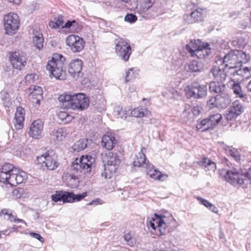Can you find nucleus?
<instances>
[{
	"instance_id": "1",
	"label": "nucleus",
	"mask_w": 251,
	"mask_h": 251,
	"mask_svg": "<svg viewBox=\"0 0 251 251\" xmlns=\"http://www.w3.org/2000/svg\"><path fill=\"white\" fill-rule=\"evenodd\" d=\"M60 106L63 109L83 110L89 105V99L83 93L73 95L64 94L58 97Z\"/></svg>"
},
{
	"instance_id": "2",
	"label": "nucleus",
	"mask_w": 251,
	"mask_h": 251,
	"mask_svg": "<svg viewBox=\"0 0 251 251\" xmlns=\"http://www.w3.org/2000/svg\"><path fill=\"white\" fill-rule=\"evenodd\" d=\"M65 61V58L62 54L55 53L53 54L52 59L48 61L46 66L47 70L57 79H66Z\"/></svg>"
},
{
	"instance_id": "3",
	"label": "nucleus",
	"mask_w": 251,
	"mask_h": 251,
	"mask_svg": "<svg viewBox=\"0 0 251 251\" xmlns=\"http://www.w3.org/2000/svg\"><path fill=\"white\" fill-rule=\"evenodd\" d=\"M95 158L92 156L82 155L76 158L71 165L72 170L78 173H89L95 167Z\"/></svg>"
},
{
	"instance_id": "4",
	"label": "nucleus",
	"mask_w": 251,
	"mask_h": 251,
	"mask_svg": "<svg viewBox=\"0 0 251 251\" xmlns=\"http://www.w3.org/2000/svg\"><path fill=\"white\" fill-rule=\"evenodd\" d=\"M115 41L116 54L125 61H128L131 53V48L128 41L120 37Z\"/></svg>"
},
{
	"instance_id": "5",
	"label": "nucleus",
	"mask_w": 251,
	"mask_h": 251,
	"mask_svg": "<svg viewBox=\"0 0 251 251\" xmlns=\"http://www.w3.org/2000/svg\"><path fill=\"white\" fill-rule=\"evenodd\" d=\"M115 41L116 54L125 61H128L131 53V48L128 41L120 37Z\"/></svg>"
},
{
	"instance_id": "6",
	"label": "nucleus",
	"mask_w": 251,
	"mask_h": 251,
	"mask_svg": "<svg viewBox=\"0 0 251 251\" xmlns=\"http://www.w3.org/2000/svg\"><path fill=\"white\" fill-rule=\"evenodd\" d=\"M56 159L57 156L52 151L37 157V161L42 167L49 170H53L57 167L58 163Z\"/></svg>"
},
{
	"instance_id": "7",
	"label": "nucleus",
	"mask_w": 251,
	"mask_h": 251,
	"mask_svg": "<svg viewBox=\"0 0 251 251\" xmlns=\"http://www.w3.org/2000/svg\"><path fill=\"white\" fill-rule=\"evenodd\" d=\"M186 95L188 98L201 99L207 95V89L206 85L195 82L185 88Z\"/></svg>"
},
{
	"instance_id": "8",
	"label": "nucleus",
	"mask_w": 251,
	"mask_h": 251,
	"mask_svg": "<svg viewBox=\"0 0 251 251\" xmlns=\"http://www.w3.org/2000/svg\"><path fill=\"white\" fill-rule=\"evenodd\" d=\"M9 60L12 67L18 70H23L26 64V54L20 50L9 53Z\"/></svg>"
},
{
	"instance_id": "9",
	"label": "nucleus",
	"mask_w": 251,
	"mask_h": 251,
	"mask_svg": "<svg viewBox=\"0 0 251 251\" xmlns=\"http://www.w3.org/2000/svg\"><path fill=\"white\" fill-rule=\"evenodd\" d=\"M249 59L247 54L240 50H236V68L239 66L240 68L236 70V75L242 76L244 78L248 79L251 75L250 72L248 67H245L242 69L241 67L242 64L246 63Z\"/></svg>"
},
{
	"instance_id": "10",
	"label": "nucleus",
	"mask_w": 251,
	"mask_h": 251,
	"mask_svg": "<svg viewBox=\"0 0 251 251\" xmlns=\"http://www.w3.org/2000/svg\"><path fill=\"white\" fill-rule=\"evenodd\" d=\"M3 22L4 29L6 34H13L19 28V21L17 14L9 13L5 15L3 18Z\"/></svg>"
},
{
	"instance_id": "11",
	"label": "nucleus",
	"mask_w": 251,
	"mask_h": 251,
	"mask_svg": "<svg viewBox=\"0 0 251 251\" xmlns=\"http://www.w3.org/2000/svg\"><path fill=\"white\" fill-rule=\"evenodd\" d=\"M66 43L74 52H77L84 48L85 42L81 37L72 34L67 37Z\"/></svg>"
},
{
	"instance_id": "12",
	"label": "nucleus",
	"mask_w": 251,
	"mask_h": 251,
	"mask_svg": "<svg viewBox=\"0 0 251 251\" xmlns=\"http://www.w3.org/2000/svg\"><path fill=\"white\" fill-rule=\"evenodd\" d=\"M105 159L107 162L105 165V170L109 171L111 173H116L120 164V160L116 153L110 152L106 156Z\"/></svg>"
},
{
	"instance_id": "13",
	"label": "nucleus",
	"mask_w": 251,
	"mask_h": 251,
	"mask_svg": "<svg viewBox=\"0 0 251 251\" xmlns=\"http://www.w3.org/2000/svg\"><path fill=\"white\" fill-rule=\"evenodd\" d=\"M210 72L212 73L214 79L218 82H223L227 76H230L229 74L228 75L226 74L227 71L224 68V65L221 64L213 66L210 70Z\"/></svg>"
},
{
	"instance_id": "14",
	"label": "nucleus",
	"mask_w": 251,
	"mask_h": 251,
	"mask_svg": "<svg viewBox=\"0 0 251 251\" xmlns=\"http://www.w3.org/2000/svg\"><path fill=\"white\" fill-rule=\"evenodd\" d=\"M82 61L78 59L73 60L69 63L68 66V73L74 78L78 77L81 74L82 69Z\"/></svg>"
},
{
	"instance_id": "15",
	"label": "nucleus",
	"mask_w": 251,
	"mask_h": 251,
	"mask_svg": "<svg viewBox=\"0 0 251 251\" xmlns=\"http://www.w3.org/2000/svg\"><path fill=\"white\" fill-rule=\"evenodd\" d=\"M43 128V123L40 120L34 121L31 124L29 130V134L33 138L38 139L41 136Z\"/></svg>"
},
{
	"instance_id": "16",
	"label": "nucleus",
	"mask_w": 251,
	"mask_h": 251,
	"mask_svg": "<svg viewBox=\"0 0 251 251\" xmlns=\"http://www.w3.org/2000/svg\"><path fill=\"white\" fill-rule=\"evenodd\" d=\"M155 218H152V220L155 223V226L157 227V230H158V232H156V235L161 236L162 235H165L167 232H169V230L167 231V224L162 219V217L160 215L154 214Z\"/></svg>"
},
{
	"instance_id": "17",
	"label": "nucleus",
	"mask_w": 251,
	"mask_h": 251,
	"mask_svg": "<svg viewBox=\"0 0 251 251\" xmlns=\"http://www.w3.org/2000/svg\"><path fill=\"white\" fill-rule=\"evenodd\" d=\"M224 65V68L227 71V73L230 75V80L233 82L231 85L234 94H235V81L234 80V75L235 74V59L226 63L221 64Z\"/></svg>"
},
{
	"instance_id": "18",
	"label": "nucleus",
	"mask_w": 251,
	"mask_h": 251,
	"mask_svg": "<svg viewBox=\"0 0 251 251\" xmlns=\"http://www.w3.org/2000/svg\"><path fill=\"white\" fill-rule=\"evenodd\" d=\"M25 119V110L21 107L17 108L15 114L14 123L17 129H21L24 126V121Z\"/></svg>"
},
{
	"instance_id": "19",
	"label": "nucleus",
	"mask_w": 251,
	"mask_h": 251,
	"mask_svg": "<svg viewBox=\"0 0 251 251\" xmlns=\"http://www.w3.org/2000/svg\"><path fill=\"white\" fill-rule=\"evenodd\" d=\"M213 101L216 102V104H220L221 107H225L230 102V100L227 95L224 94V96L221 95H217L215 98H212L208 101V104L213 105Z\"/></svg>"
},
{
	"instance_id": "20",
	"label": "nucleus",
	"mask_w": 251,
	"mask_h": 251,
	"mask_svg": "<svg viewBox=\"0 0 251 251\" xmlns=\"http://www.w3.org/2000/svg\"><path fill=\"white\" fill-rule=\"evenodd\" d=\"M145 151V148H142L141 151L136 155V159L133 162V165L134 166H143L148 169V167H149L151 166V164L146 162V156L144 152Z\"/></svg>"
},
{
	"instance_id": "21",
	"label": "nucleus",
	"mask_w": 251,
	"mask_h": 251,
	"mask_svg": "<svg viewBox=\"0 0 251 251\" xmlns=\"http://www.w3.org/2000/svg\"><path fill=\"white\" fill-rule=\"evenodd\" d=\"M186 49L190 53L192 56H197L198 58H203L204 56L202 53V51L201 50V47L199 46L197 47L195 46L194 43L192 41L189 44L186 46Z\"/></svg>"
},
{
	"instance_id": "22",
	"label": "nucleus",
	"mask_w": 251,
	"mask_h": 251,
	"mask_svg": "<svg viewBox=\"0 0 251 251\" xmlns=\"http://www.w3.org/2000/svg\"><path fill=\"white\" fill-rule=\"evenodd\" d=\"M101 145L103 147L108 150H112L116 145L115 137L109 135H104L102 138Z\"/></svg>"
},
{
	"instance_id": "23",
	"label": "nucleus",
	"mask_w": 251,
	"mask_h": 251,
	"mask_svg": "<svg viewBox=\"0 0 251 251\" xmlns=\"http://www.w3.org/2000/svg\"><path fill=\"white\" fill-rule=\"evenodd\" d=\"M33 91L30 93V95L32 96L33 99L36 100L35 102L36 104L39 105L40 100L42 99L43 90L41 87L38 86H33L30 88Z\"/></svg>"
},
{
	"instance_id": "24",
	"label": "nucleus",
	"mask_w": 251,
	"mask_h": 251,
	"mask_svg": "<svg viewBox=\"0 0 251 251\" xmlns=\"http://www.w3.org/2000/svg\"><path fill=\"white\" fill-rule=\"evenodd\" d=\"M202 18L203 16L201 10L200 11L196 9L192 12L190 15L187 16V22L188 24H193L201 21Z\"/></svg>"
},
{
	"instance_id": "25",
	"label": "nucleus",
	"mask_w": 251,
	"mask_h": 251,
	"mask_svg": "<svg viewBox=\"0 0 251 251\" xmlns=\"http://www.w3.org/2000/svg\"><path fill=\"white\" fill-rule=\"evenodd\" d=\"M236 163H238L239 165L240 169L241 171L242 176H243L244 177H247L249 179H251V171L249 172H242V165L244 166L245 163H246V161L245 160V156L244 155H240L237 153L236 151Z\"/></svg>"
},
{
	"instance_id": "26",
	"label": "nucleus",
	"mask_w": 251,
	"mask_h": 251,
	"mask_svg": "<svg viewBox=\"0 0 251 251\" xmlns=\"http://www.w3.org/2000/svg\"><path fill=\"white\" fill-rule=\"evenodd\" d=\"M34 36L33 37V43L34 46L38 49H41L43 47L44 38L41 33L37 31H33Z\"/></svg>"
},
{
	"instance_id": "27",
	"label": "nucleus",
	"mask_w": 251,
	"mask_h": 251,
	"mask_svg": "<svg viewBox=\"0 0 251 251\" xmlns=\"http://www.w3.org/2000/svg\"><path fill=\"white\" fill-rule=\"evenodd\" d=\"M147 174L149 175L151 178L155 180L158 179L162 181L164 180V179H162V177L165 176L158 170L154 169L153 166L151 164L150 167H148V169H147Z\"/></svg>"
},
{
	"instance_id": "28",
	"label": "nucleus",
	"mask_w": 251,
	"mask_h": 251,
	"mask_svg": "<svg viewBox=\"0 0 251 251\" xmlns=\"http://www.w3.org/2000/svg\"><path fill=\"white\" fill-rule=\"evenodd\" d=\"M188 67V71L193 73H200L204 69L202 63L196 60L192 61Z\"/></svg>"
},
{
	"instance_id": "29",
	"label": "nucleus",
	"mask_w": 251,
	"mask_h": 251,
	"mask_svg": "<svg viewBox=\"0 0 251 251\" xmlns=\"http://www.w3.org/2000/svg\"><path fill=\"white\" fill-rule=\"evenodd\" d=\"M69 194L68 192L66 191H56L55 194L52 195L51 199L54 202L62 201L64 203L67 202L66 201H67V197Z\"/></svg>"
},
{
	"instance_id": "30",
	"label": "nucleus",
	"mask_w": 251,
	"mask_h": 251,
	"mask_svg": "<svg viewBox=\"0 0 251 251\" xmlns=\"http://www.w3.org/2000/svg\"><path fill=\"white\" fill-rule=\"evenodd\" d=\"M68 194H69L67 197L66 201L67 202H73L76 201H80L87 196L86 192L75 195L73 192H68Z\"/></svg>"
},
{
	"instance_id": "31",
	"label": "nucleus",
	"mask_w": 251,
	"mask_h": 251,
	"mask_svg": "<svg viewBox=\"0 0 251 251\" xmlns=\"http://www.w3.org/2000/svg\"><path fill=\"white\" fill-rule=\"evenodd\" d=\"M88 140L82 139L77 141L73 146L74 151L79 152L84 150L87 147Z\"/></svg>"
},
{
	"instance_id": "32",
	"label": "nucleus",
	"mask_w": 251,
	"mask_h": 251,
	"mask_svg": "<svg viewBox=\"0 0 251 251\" xmlns=\"http://www.w3.org/2000/svg\"><path fill=\"white\" fill-rule=\"evenodd\" d=\"M221 82H210L209 84V89L210 92L218 93L224 90L225 86L220 84Z\"/></svg>"
},
{
	"instance_id": "33",
	"label": "nucleus",
	"mask_w": 251,
	"mask_h": 251,
	"mask_svg": "<svg viewBox=\"0 0 251 251\" xmlns=\"http://www.w3.org/2000/svg\"><path fill=\"white\" fill-rule=\"evenodd\" d=\"M155 0H140L139 10L141 14L147 11L154 3Z\"/></svg>"
},
{
	"instance_id": "34",
	"label": "nucleus",
	"mask_w": 251,
	"mask_h": 251,
	"mask_svg": "<svg viewBox=\"0 0 251 251\" xmlns=\"http://www.w3.org/2000/svg\"><path fill=\"white\" fill-rule=\"evenodd\" d=\"M235 170H227L224 176L225 180L231 185L234 186L235 183Z\"/></svg>"
},
{
	"instance_id": "35",
	"label": "nucleus",
	"mask_w": 251,
	"mask_h": 251,
	"mask_svg": "<svg viewBox=\"0 0 251 251\" xmlns=\"http://www.w3.org/2000/svg\"><path fill=\"white\" fill-rule=\"evenodd\" d=\"M191 118V106L189 104H185L184 109L180 115L181 120L183 122H186L190 120Z\"/></svg>"
},
{
	"instance_id": "36",
	"label": "nucleus",
	"mask_w": 251,
	"mask_h": 251,
	"mask_svg": "<svg viewBox=\"0 0 251 251\" xmlns=\"http://www.w3.org/2000/svg\"><path fill=\"white\" fill-rule=\"evenodd\" d=\"M197 128L201 131L211 129L209 119L206 118L202 120L200 123L197 124Z\"/></svg>"
},
{
	"instance_id": "37",
	"label": "nucleus",
	"mask_w": 251,
	"mask_h": 251,
	"mask_svg": "<svg viewBox=\"0 0 251 251\" xmlns=\"http://www.w3.org/2000/svg\"><path fill=\"white\" fill-rule=\"evenodd\" d=\"M222 115L219 113L211 115L208 118L211 126V129H213L221 120Z\"/></svg>"
},
{
	"instance_id": "38",
	"label": "nucleus",
	"mask_w": 251,
	"mask_h": 251,
	"mask_svg": "<svg viewBox=\"0 0 251 251\" xmlns=\"http://www.w3.org/2000/svg\"><path fill=\"white\" fill-rule=\"evenodd\" d=\"M149 112L146 109L135 108L129 112L130 115L135 117H143L147 116Z\"/></svg>"
},
{
	"instance_id": "39",
	"label": "nucleus",
	"mask_w": 251,
	"mask_h": 251,
	"mask_svg": "<svg viewBox=\"0 0 251 251\" xmlns=\"http://www.w3.org/2000/svg\"><path fill=\"white\" fill-rule=\"evenodd\" d=\"M27 178V175L25 172L18 169V172L16 175V186L24 182Z\"/></svg>"
},
{
	"instance_id": "40",
	"label": "nucleus",
	"mask_w": 251,
	"mask_h": 251,
	"mask_svg": "<svg viewBox=\"0 0 251 251\" xmlns=\"http://www.w3.org/2000/svg\"><path fill=\"white\" fill-rule=\"evenodd\" d=\"M234 104V102L232 103V107L226 112V117L227 121H234L235 119V106Z\"/></svg>"
},
{
	"instance_id": "41",
	"label": "nucleus",
	"mask_w": 251,
	"mask_h": 251,
	"mask_svg": "<svg viewBox=\"0 0 251 251\" xmlns=\"http://www.w3.org/2000/svg\"><path fill=\"white\" fill-rule=\"evenodd\" d=\"M66 135L65 129L62 128L53 130L52 132L53 138L58 140H62L66 137Z\"/></svg>"
},
{
	"instance_id": "42",
	"label": "nucleus",
	"mask_w": 251,
	"mask_h": 251,
	"mask_svg": "<svg viewBox=\"0 0 251 251\" xmlns=\"http://www.w3.org/2000/svg\"><path fill=\"white\" fill-rule=\"evenodd\" d=\"M235 59L234 58V55L232 53H228L225 55L224 58H220L215 61V63L217 65L219 64L226 63L229 61H233Z\"/></svg>"
},
{
	"instance_id": "43",
	"label": "nucleus",
	"mask_w": 251,
	"mask_h": 251,
	"mask_svg": "<svg viewBox=\"0 0 251 251\" xmlns=\"http://www.w3.org/2000/svg\"><path fill=\"white\" fill-rule=\"evenodd\" d=\"M0 98L3 104L5 107H9L11 104V100L9 95L5 91L0 92Z\"/></svg>"
},
{
	"instance_id": "44",
	"label": "nucleus",
	"mask_w": 251,
	"mask_h": 251,
	"mask_svg": "<svg viewBox=\"0 0 251 251\" xmlns=\"http://www.w3.org/2000/svg\"><path fill=\"white\" fill-rule=\"evenodd\" d=\"M17 172H18V169L16 168L12 170V172L9 174L8 178L6 182L7 184H9L12 186H16V175Z\"/></svg>"
},
{
	"instance_id": "45",
	"label": "nucleus",
	"mask_w": 251,
	"mask_h": 251,
	"mask_svg": "<svg viewBox=\"0 0 251 251\" xmlns=\"http://www.w3.org/2000/svg\"><path fill=\"white\" fill-rule=\"evenodd\" d=\"M138 70L136 68L129 69L126 73V81L128 82L135 77L138 75Z\"/></svg>"
},
{
	"instance_id": "46",
	"label": "nucleus",
	"mask_w": 251,
	"mask_h": 251,
	"mask_svg": "<svg viewBox=\"0 0 251 251\" xmlns=\"http://www.w3.org/2000/svg\"><path fill=\"white\" fill-rule=\"evenodd\" d=\"M117 112L116 115L118 117H120L121 118H126L127 115H129L130 111H127L126 110L123 109L122 107H118L116 108Z\"/></svg>"
},
{
	"instance_id": "47",
	"label": "nucleus",
	"mask_w": 251,
	"mask_h": 251,
	"mask_svg": "<svg viewBox=\"0 0 251 251\" xmlns=\"http://www.w3.org/2000/svg\"><path fill=\"white\" fill-rule=\"evenodd\" d=\"M241 82V80H240V78L236 77V97L238 96L241 98H246L247 95L242 93L241 87L239 84Z\"/></svg>"
},
{
	"instance_id": "48",
	"label": "nucleus",
	"mask_w": 251,
	"mask_h": 251,
	"mask_svg": "<svg viewBox=\"0 0 251 251\" xmlns=\"http://www.w3.org/2000/svg\"><path fill=\"white\" fill-rule=\"evenodd\" d=\"M216 169V165L215 162H212L211 160L208 161V163L206 167L204 169L205 171L209 172H214Z\"/></svg>"
},
{
	"instance_id": "49",
	"label": "nucleus",
	"mask_w": 251,
	"mask_h": 251,
	"mask_svg": "<svg viewBox=\"0 0 251 251\" xmlns=\"http://www.w3.org/2000/svg\"><path fill=\"white\" fill-rule=\"evenodd\" d=\"M16 168H14L11 164L6 163L2 166L1 168H0V171H2V172H5L6 173L10 174L12 170L13 169H15Z\"/></svg>"
},
{
	"instance_id": "50",
	"label": "nucleus",
	"mask_w": 251,
	"mask_h": 251,
	"mask_svg": "<svg viewBox=\"0 0 251 251\" xmlns=\"http://www.w3.org/2000/svg\"><path fill=\"white\" fill-rule=\"evenodd\" d=\"M77 26V24L76 23L75 20H73L72 21H68L65 24L62 26V28H70L72 27V29H75Z\"/></svg>"
},
{
	"instance_id": "51",
	"label": "nucleus",
	"mask_w": 251,
	"mask_h": 251,
	"mask_svg": "<svg viewBox=\"0 0 251 251\" xmlns=\"http://www.w3.org/2000/svg\"><path fill=\"white\" fill-rule=\"evenodd\" d=\"M137 20L136 16L133 14H128L125 17V21L130 23H134Z\"/></svg>"
},
{
	"instance_id": "52",
	"label": "nucleus",
	"mask_w": 251,
	"mask_h": 251,
	"mask_svg": "<svg viewBox=\"0 0 251 251\" xmlns=\"http://www.w3.org/2000/svg\"><path fill=\"white\" fill-rule=\"evenodd\" d=\"M209 45L206 44L205 46L201 47V50L202 51L204 57L208 56L211 52V49L209 48Z\"/></svg>"
},
{
	"instance_id": "53",
	"label": "nucleus",
	"mask_w": 251,
	"mask_h": 251,
	"mask_svg": "<svg viewBox=\"0 0 251 251\" xmlns=\"http://www.w3.org/2000/svg\"><path fill=\"white\" fill-rule=\"evenodd\" d=\"M8 173H6L5 172L0 171V182L6 184L8 178Z\"/></svg>"
},
{
	"instance_id": "54",
	"label": "nucleus",
	"mask_w": 251,
	"mask_h": 251,
	"mask_svg": "<svg viewBox=\"0 0 251 251\" xmlns=\"http://www.w3.org/2000/svg\"><path fill=\"white\" fill-rule=\"evenodd\" d=\"M210 160H211L209 159L207 157H203L201 160L197 161V163L203 169H204L208 163V161Z\"/></svg>"
},
{
	"instance_id": "55",
	"label": "nucleus",
	"mask_w": 251,
	"mask_h": 251,
	"mask_svg": "<svg viewBox=\"0 0 251 251\" xmlns=\"http://www.w3.org/2000/svg\"><path fill=\"white\" fill-rule=\"evenodd\" d=\"M4 219H7V220H10V221L11 222H20V223H24L25 224V225H26V223L22 219H18V218H16L15 216L13 215L12 214V213H11L9 216H8V217L7 218L6 217H4Z\"/></svg>"
},
{
	"instance_id": "56",
	"label": "nucleus",
	"mask_w": 251,
	"mask_h": 251,
	"mask_svg": "<svg viewBox=\"0 0 251 251\" xmlns=\"http://www.w3.org/2000/svg\"><path fill=\"white\" fill-rule=\"evenodd\" d=\"M225 151L227 155H230L234 159H235L234 149H232L230 147H227L226 148H225Z\"/></svg>"
},
{
	"instance_id": "57",
	"label": "nucleus",
	"mask_w": 251,
	"mask_h": 251,
	"mask_svg": "<svg viewBox=\"0 0 251 251\" xmlns=\"http://www.w3.org/2000/svg\"><path fill=\"white\" fill-rule=\"evenodd\" d=\"M238 100H236V116L240 115L244 111V106L239 103H237Z\"/></svg>"
},
{
	"instance_id": "58",
	"label": "nucleus",
	"mask_w": 251,
	"mask_h": 251,
	"mask_svg": "<svg viewBox=\"0 0 251 251\" xmlns=\"http://www.w3.org/2000/svg\"><path fill=\"white\" fill-rule=\"evenodd\" d=\"M201 108L198 106H194L193 108L191 107V112L194 116H198L201 112Z\"/></svg>"
},
{
	"instance_id": "59",
	"label": "nucleus",
	"mask_w": 251,
	"mask_h": 251,
	"mask_svg": "<svg viewBox=\"0 0 251 251\" xmlns=\"http://www.w3.org/2000/svg\"><path fill=\"white\" fill-rule=\"evenodd\" d=\"M197 199L199 201L204 205L205 207H206L207 208H209L210 206V205H211L212 203L210 202L209 201H207V200L205 199H203L201 197H198Z\"/></svg>"
},
{
	"instance_id": "60",
	"label": "nucleus",
	"mask_w": 251,
	"mask_h": 251,
	"mask_svg": "<svg viewBox=\"0 0 251 251\" xmlns=\"http://www.w3.org/2000/svg\"><path fill=\"white\" fill-rule=\"evenodd\" d=\"M246 45V43L243 38H239L236 42V48H243Z\"/></svg>"
},
{
	"instance_id": "61",
	"label": "nucleus",
	"mask_w": 251,
	"mask_h": 251,
	"mask_svg": "<svg viewBox=\"0 0 251 251\" xmlns=\"http://www.w3.org/2000/svg\"><path fill=\"white\" fill-rule=\"evenodd\" d=\"M54 20L55 21L56 24H57V25L59 27L60 26L62 27L63 24L64 23V21L63 19V17L62 16H58L57 19L54 18Z\"/></svg>"
},
{
	"instance_id": "62",
	"label": "nucleus",
	"mask_w": 251,
	"mask_h": 251,
	"mask_svg": "<svg viewBox=\"0 0 251 251\" xmlns=\"http://www.w3.org/2000/svg\"><path fill=\"white\" fill-rule=\"evenodd\" d=\"M11 213V212L8 209H3L1 210V212L0 213V216H4V218L5 217L8 218V216Z\"/></svg>"
},
{
	"instance_id": "63",
	"label": "nucleus",
	"mask_w": 251,
	"mask_h": 251,
	"mask_svg": "<svg viewBox=\"0 0 251 251\" xmlns=\"http://www.w3.org/2000/svg\"><path fill=\"white\" fill-rule=\"evenodd\" d=\"M30 235L34 238L37 239L41 242H44L43 238L38 233L31 232Z\"/></svg>"
},
{
	"instance_id": "64",
	"label": "nucleus",
	"mask_w": 251,
	"mask_h": 251,
	"mask_svg": "<svg viewBox=\"0 0 251 251\" xmlns=\"http://www.w3.org/2000/svg\"><path fill=\"white\" fill-rule=\"evenodd\" d=\"M68 114V113L66 112L61 111L58 114V117L62 121H64L66 119V116H67Z\"/></svg>"
}]
</instances>
